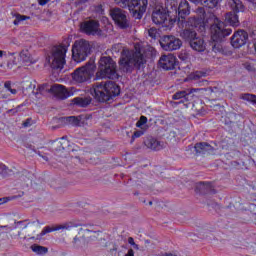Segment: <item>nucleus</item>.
Segmentation results:
<instances>
[{
	"label": "nucleus",
	"mask_w": 256,
	"mask_h": 256,
	"mask_svg": "<svg viewBox=\"0 0 256 256\" xmlns=\"http://www.w3.org/2000/svg\"><path fill=\"white\" fill-rule=\"evenodd\" d=\"M210 20L212 24L210 25V35L211 40L214 43H221L225 37H229L233 33V29L221 21L217 16L211 15Z\"/></svg>",
	"instance_id": "f257e3e1"
},
{
	"label": "nucleus",
	"mask_w": 256,
	"mask_h": 256,
	"mask_svg": "<svg viewBox=\"0 0 256 256\" xmlns=\"http://www.w3.org/2000/svg\"><path fill=\"white\" fill-rule=\"evenodd\" d=\"M96 79H119L117 74V63L110 56H103L99 60Z\"/></svg>",
	"instance_id": "f03ea898"
},
{
	"label": "nucleus",
	"mask_w": 256,
	"mask_h": 256,
	"mask_svg": "<svg viewBox=\"0 0 256 256\" xmlns=\"http://www.w3.org/2000/svg\"><path fill=\"white\" fill-rule=\"evenodd\" d=\"M147 60L145 59V55L141 53V51H136L133 54L130 52H123L122 57L119 60V65L123 71L126 73H131V67H141L145 65Z\"/></svg>",
	"instance_id": "7ed1b4c3"
},
{
	"label": "nucleus",
	"mask_w": 256,
	"mask_h": 256,
	"mask_svg": "<svg viewBox=\"0 0 256 256\" xmlns=\"http://www.w3.org/2000/svg\"><path fill=\"white\" fill-rule=\"evenodd\" d=\"M116 5L123 9H128L136 19H142L147 11L149 0H114Z\"/></svg>",
	"instance_id": "20e7f679"
},
{
	"label": "nucleus",
	"mask_w": 256,
	"mask_h": 256,
	"mask_svg": "<svg viewBox=\"0 0 256 256\" xmlns=\"http://www.w3.org/2000/svg\"><path fill=\"white\" fill-rule=\"evenodd\" d=\"M91 54V44L85 39L75 41L72 46V59L76 63H83Z\"/></svg>",
	"instance_id": "39448f33"
},
{
	"label": "nucleus",
	"mask_w": 256,
	"mask_h": 256,
	"mask_svg": "<svg viewBox=\"0 0 256 256\" xmlns=\"http://www.w3.org/2000/svg\"><path fill=\"white\" fill-rule=\"evenodd\" d=\"M197 91H200V89L192 88L190 90L178 91L173 94L172 99L178 101L177 105H181L182 103L186 109H189L191 105L192 107H195V101H197L195 93H197Z\"/></svg>",
	"instance_id": "423d86ee"
},
{
	"label": "nucleus",
	"mask_w": 256,
	"mask_h": 256,
	"mask_svg": "<svg viewBox=\"0 0 256 256\" xmlns=\"http://www.w3.org/2000/svg\"><path fill=\"white\" fill-rule=\"evenodd\" d=\"M152 21L155 25H162V27L167 29H171L177 23V19L169 18V11L165 8H156L152 12Z\"/></svg>",
	"instance_id": "0eeeda50"
},
{
	"label": "nucleus",
	"mask_w": 256,
	"mask_h": 256,
	"mask_svg": "<svg viewBox=\"0 0 256 256\" xmlns=\"http://www.w3.org/2000/svg\"><path fill=\"white\" fill-rule=\"evenodd\" d=\"M93 73H95V63L88 62L85 66L77 68L72 73V79L76 81V83H85L91 81Z\"/></svg>",
	"instance_id": "6e6552de"
},
{
	"label": "nucleus",
	"mask_w": 256,
	"mask_h": 256,
	"mask_svg": "<svg viewBox=\"0 0 256 256\" xmlns=\"http://www.w3.org/2000/svg\"><path fill=\"white\" fill-rule=\"evenodd\" d=\"M65 57H67L65 50L53 47L51 55L48 57V63H50V67H52V69H63L65 67V63H67Z\"/></svg>",
	"instance_id": "1a4fd4ad"
},
{
	"label": "nucleus",
	"mask_w": 256,
	"mask_h": 256,
	"mask_svg": "<svg viewBox=\"0 0 256 256\" xmlns=\"http://www.w3.org/2000/svg\"><path fill=\"white\" fill-rule=\"evenodd\" d=\"M80 31L85 33V35H92L95 37H101L103 35V30H101V23L98 20H87L81 23Z\"/></svg>",
	"instance_id": "9d476101"
},
{
	"label": "nucleus",
	"mask_w": 256,
	"mask_h": 256,
	"mask_svg": "<svg viewBox=\"0 0 256 256\" xmlns=\"http://www.w3.org/2000/svg\"><path fill=\"white\" fill-rule=\"evenodd\" d=\"M90 94L98 103H107L109 101V96L103 82L94 83L90 89Z\"/></svg>",
	"instance_id": "9b49d317"
},
{
	"label": "nucleus",
	"mask_w": 256,
	"mask_h": 256,
	"mask_svg": "<svg viewBox=\"0 0 256 256\" xmlns=\"http://www.w3.org/2000/svg\"><path fill=\"white\" fill-rule=\"evenodd\" d=\"M182 45L181 39L175 36H163L160 40V46L164 51H177Z\"/></svg>",
	"instance_id": "f8f14e48"
},
{
	"label": "nucleus",
	"mask_w": 256,
	"mask_h": 256,
	"mask_svg": "<svg viewBox=\"0 0 256 256\" xmlns=\"http://www.w3.org/2000/svg\"><path fill=\"white\" fill-rule=\"evenodd\" d=\"M110 16L112 17L114 23L120 29H127L129 27V22L127 21V15L125 14V11H123L120 8H114L110 11Z\"/></svg>",
	"instance_id": "ddd939ff"
},
{
	"label": "nucleus",
	"mask_w": 256,
	"mask_h": 256,
	"mask_svg": "<svg viewBox=\"0 0 256 256\" xmlns=\"http://www.w3.org/2000/svg\"><path fill=\"white\" fill-rule=\"evenodd\" d=\"M190 14L191 6L189 5V2L187 0H182L178 6V19L176 20V23H178L179 27H181V25L187 26L185 18Z\"/></svg>",
	"instance_id": "4468645a"
},
{
	"label": "nucleus",
	"mask_w": 256,
	"mask_h": 256,
	"mask_svg": "<svg viewBox=\"0 0 256 256\" xmlns=\"http://www.w3.org/2000/svg\"><path fill=\"white\" fill-rule=\"evenodd\" d=\"M249 39V34L245 30L236 31L231 37V45L234 49H241L243 45H246L247 40Z\"/></svg>",
	"instance_id": "2eb2a0df"
},
{
	"label": "nucleus",
	"mask_w": 256,
	"mask_h": 256,
	"mask_svg": "<svg viewBox=\"0 0 256 256\" xmlns=\"http://www.w3.org/2000/svg\"><path fill=\"white\" fill-rule=\"evenodd\" d=\"M158 65L164 71H173L177 67V57L173 54L162 55L158 61Z\"/></svg>",
	"instance_id": "dca6fc26"
},
{
	"label": "nucleus",
	"mask_w": 256,
	"mask_h": 256,
	"mask_svg": "<svg viewBox=\"0 0 256 256\" xmlns=\"http://www.w3.org/2000/svg\"><path fill=\"white\" fill-rule=\"evenodd\" d=\"M196 14L198 16H194L188 19V21L186 22V27H199V25L205 23V16L207 15V12H205V8L198 7L196 9Z\"/></svg>",
	"instance_id": "f3484780"
},
{
	"label": "nucleus",
	"mask_w": 256,
	"mask_h": 256,
	"mask_svg": "<svg viewBox=\"0 0 256 256\" xmlns=\"http://www.w3.org/2000/svg\"><path fill=\"white\" fill-rule=\"evenodd\" d=\"M48 93H52L58 99H69L71 97V92L67 90V88L61 84H54L48 89Z\"/></svg>",
	"instance_id": "a211bd4d"
},
{
	"label": "nucleus",
	"mask_w": 256,
	"mask_h": 256,
	"mask_svg": "<svg viewBox=\"0 0 256 256\" xmlns=\"http://www.w3.org/2000/svg\"><path fill=\"white\" fill-rule=\"evenodd\" d=\"M106 95H108V101L121 95V87L113 81L103 82Z\"/></svg>",
	"instance_id": "6ab92c4d"
},
{
	"label": "nucleus",
	"mask_w": 256,
	"mask_h": 256,
	"mask_svg": "<svg viewBox=\"0 0 256 256\" xmlns=\"http://www.w3.org/2000/svg\"><path fill=\"white\" fill-rule=\"evenodd\" d=\"M195 192L200 195H215V193H217L213 188V183L211 182H199L196 186Z\"/></svg>",
	"instance_id": "aec40b11"
},
{
	"label": "nucleus",
	"mask_w": 256,
	"mask_h": 256,
	"mask_svg": "<svg viewBox=\"0 0 256 256\" xmlns=\"http://www.w3.org/2000/svg\"><path fill=\"white\" fill-rule=\"evenodd\" d=\"M191 27L192 28H185L180 33V37H182L184 41H188L189 44H191L193 42V39L197 37V32L195 31L197 27H193V26Z\"/></svg>",
	"instance_id": "412c9836"
},
{
	"label": "nucleus",
	"mask_w": 256,
	"mask_h": 256,
	"mask_svg": "<svg viewBox=\"0 0 256 256\" xmlns=\"http://www.w3.org/2000/svg\"><path fill=\"white\" fill-rule=\"evenodd\" d=\"M144 145H146V147L152 151H161V149H163V142L158 141L153 137H148L144 141Z\"/></svg>",
	"instance_id": "4be33fe9"
},
{
	"label": "nucleus",
	"mask_w": 256,
	"mask_h": 256,
	"mask_svg": "<svg viewBox=\"0 0 256 256\" xmlns=\"http://www.w3.org/2000/svg\"><path fill=\"white\" fill-rule=\"evenodd\" d=\"M54 151H65V149H69L71 147V142L67 140V136H63L53 142Z\"/></svg>",
	"instance_id": "5701e85b"
},
{
	"label": "nucleus",
	"mask_w": 256,
	"mask_h": 256,
	"mask_svg": "<svg viewBox=\"0 0 256 256\" xmlns=\"http://www.w3.org/2000/svg\"><path fill=\"white\" fill-rule=\"evenodd\" d=\"M73 224L71 223H65V224H60L56 226H46L41 232V235H47V233H53V231H61L63 229H72Z\"/></svg>",
	"instance_id": "b1692460"
},
{
	"label": "nucleus",
	"mask_w": 256,
	"mask_h": 256,
	"mask_svg": "<svg viewBox=\"0 0 256 256\" xmlns=\"http://www.w3.org/2000/svg\"><path fill=\"white\" fill-rule=\"evenodd\" d=\"M194 149L197 155H205L207 153H212L213 146L206 142H200L195 144Z\"/></svg>",
	"instance_id": "393cba45"
},
{
	"label": "nucleus",
	"mask_w": 256,
	"mask_h": 256,
	"mask_svg": "<svg viewBox=\"0 0 256 256\" xmlns=\"http://www.w3.org/2000/svg\"><path fill=\"white\" fill-rule=\"evenodd\" d=\"M190 47L194 51H198V53H203L206 49L205 40L199 36H196L195 39L192 40Z\"/></svg>",
	"instance_id": "a878e982"
},
{
	"label": "nucleus",
	"mask_w": 256,
	"mask_h": 256,
	"mask_svg": "<svg viewBox=\"0 0 256 256\" xmlns=\"http://www.w3.org/2000/svg\"><path fill=\"white\" fill-rule=\"evenodd\" d=\"M225 22L230 26V27H239L240 22H239V15L235 12H228L225 15Z\"/></svg>",
	"instance_id": "bb28decb"
},
{
	"label": "nucleus",
	"mask_w": 256,
	"mask_h": 256,
	"mask_svg": "<svg viewBox=\"0 0 256 256\" xmlns=\"http://www.w3.org/2000/svg\"><path fill=\"white\" fill-rule=\"evenodd\" d=\"M92 101L91 97H76L73 99V103L77 105V107H89Z\"/></svg>",
	"instance_id": "cd10ccee"
},
{
	"label": "nucleus",
	"mask_w": 256,
	"mask_h": 256,
	"mask_svg": "<svg viewBox=\"0 0 256 256\" xmlns=\"http://www.w3.org/2000/svg\"><path fill=\"white\" fill-rule=\"evenodd\" d=\"M65 122L68 123V125H72V127H80L81 126V119H83V116H68L65 117Z\"/></svg>",
	"instance_id": "c85d7f7f"
},
{
	"label": "nucleus",
	"mask_w": 256,
	"mask_h": 256,
	"mask_svg": "<svg viewBox=\"0 0 256 256\" xmlns=\"http://www.w3.org/2000/svg\"><path fill=\"white\" fill-rule=\"evenodd\" d=\"M231 9L233 13H243L245 11V6L241 0H232Z\"/></svg>",
	"instance_id": "c756f323"
},
{
	"label": "nucleus",
	"mask_w": 256,
	"mask_h": 256,
	"mask_svg": "<svg viewBox=\"0 0 256 256\" xmlns=\"http://www.w3.org/2000/svg\"><path fill=\"white\" fill-rule=\"evenodd\" d=\"M144 56L146 59H155L157 57V50L153 46H148L144 50Z\"/></svg>",
	"instance_id": "7c9ffc66"
},
{
	"label": "nucleus",
	"mask_w": 256,
	"mask_h": 256,
	"mask_svg": "<svg viewBox=\"0 0 256 256\" xmlns=\"http://www.w3.org/2000/svg\"><path fill=\"white\" fill-rule=\"evenodd\" d=\"M71 45V38L66 37L63 39L62 43L58 46H54L56 49H59L60 51H65V53H67V51L69 50V47Z\"/></svg>",
	"instance_id": "2f4dec72"
},
{
	"label": "nucleus",
	"mask_w": 256,
	"mask_h": 256,
	"mask_svg": "<svg viewBox=\"0 0 256 256\" xmlns=\"http://www.w3.org/2000/svg\"><path fill=\"white\" fill-rule=\"evenodd\" d=\"M84 231H86L87 233H93V235L90 236V239L92 241H95V239H97V241H103V236H101L103 235V232L93 229H85Z\"/></svg>",
	"instance_id": "473e14b6"
},
{
	"label": "nucleus",
	"mask_w": 256,
	"mask_h": 256,
	"mask_svg": "<svg viewBox=\"0 0 256 256\" xmlns=\"http://www.w3.org/2000/svg\"><path fill=\"white\" fill-rule=\"evenodd\" d=\"M219 1L221 0H202V7H206L207 9H215L217 5H219Z\"/></svg>",
	"instance_id": "72a5a7b5"
},
{
	"label": "nucleus",
	"mask_w": 256,
	"mask_h": 256,
	"mask_svg": "<svg viewBox=\"0 0 256 256\" xmlns=\"http://www.w3.org/2000/svg\"><path fill=\"white\" fill-rule=\"evenodd\" d=\"M19 57L22 63H31V53L29 50H22L19 54Z\"/></svg>",
	"instance_id": "f704fd0d"
},
{
	"label": "nucleus",
	"mask_w": 256,
	"mask_h": 256,
	"mask_svg": "<svg viewBox=\"0 0 256 256\" xmlns=\"http://www.w3.org/2000/svg\"><path fill=\"white\" fill-rule=\"evenodd\" d=\"M240 99H242L243 101H248V103H251L252 105H256V95L255 94L245 93L240 96Z\"/></svg>",
	"instance_id": "c9c22d12"
},
{
	"label": "nucleus",
	"mask_w": 256,
	"mask_h": 256,
	"mask_svg": "<svg viewBox=\"0 0 256 256\" xmlns=\"http://www.w3.org/2000/svg\"><path fill=\"white\" fill-rule=\"evenodd\" d=\"M31 249L34 253H37V255H45L48 251L47 247L39 246L37 244L32 245Z\"/></svg>",
	"instance_id": "e433bc0d"
},
{
	"label": "nucleus",
	"mask_w": 256,
	"mask_h": 256,
	"mask_svg": "<svg viewBox=\"0 0 256 256\" xmlns=\"http://www.w3.org/2000/svg\"><path fill=\"white\" fill-rule=\"evenodd\" d=\"M148 36L151 39H154V41H155L156 39H159L161 34L159 33V30L157 28L152 27V28L148 29Z\"/></svg>",
	"instance_id": "4c0bfd02"
},
{
	"label": "nucleus",
	"mask_w": 256,
	"mask_h": 256,
	"mask_svg": "<svg viewBox=\"0 0 256 256\" xmlns=\"http://www.w3.org/2000/svg\"><path fill=\"white\" fill-rule=\"evenodd\" d=\"M23 195H25V192H20L19 195L16 196L0 198V205H3L8 201H13V199H18V197H23Z\"/></svg>",
	"instance_id": "58836bf2"
},
{
	"label": "nucleus",
	"mask_w": 256,
	"mask_h": 256,
	"mask_svg": "<svg viewBox=\"0 0 256 256\" xmlns=\"http://www.w3.org/2000/svg\"><path fill=\"white\" fill-rule=\"evenodd\" d=\"M23 195H25V192H20L19 195L16 196L0 198V205H3L8 201H13V199H18V197H23Z\"/></svg>",
	"instance_id": "ea45409f"
},
{
	"label": "nucleus",
	"mask_w": 256,
	"mask_h": 256,
	"mask_svg": "<svg viewBox=\"0 0 256 256\" xmlns=\"http://www.w3.org/2000/svg\"><path fill=\"white\" fill-rule=\"evenodd\" d=\"M206 75H207V73H205L203 71H196L190 75V79L197 81V79H201V77H205Z\"/></svg>",
	"instance_id": "a19ab883"
},
{
	"label": "nucleus",
	"mask_w": 256,
	"mask_h": 256,
	"mask_svg": "<svg viewBox=\"0 0 256 256\" xmlns=\"http://www.w3.org/2000/svg\"><path fill=\"white\" fill-rule=\"evenodd\" d=\"M27 19H29V17H27L25 15L17 14L13 24L19 25V23H21V21H27Z\"/></svg>",
	"instance_id": "79ce46f5"
},
{
	"label": "nucleus",
	"mask_w": 256,
	"mask_h": 256,
	"mask_svg": "<svg viewBox=\"0 0 256 256\" xmlns=\"http://www.w3.org/2000/svg\"><path fill=\"white\" fill-rule=\"evenodd\" d=\"M146 123H147V116H141L139 120L136 122V127L141 129V127H143V125H146Z\"/></svg>",
	"instance_id": "37998d69"
},
{
	"label": "nucleus",
	"mask_w": 256,
	"mask_h": 256,
	"mask_svg": "<svg viewBox=\"0 0 256 256\" xmlns=\"http://www.w3.org/2000/svg\"><path fill=\"white\" fill-rule=\"evenodd\" d=\"M143 135H145V131L143 130L135 131L132 135L131 143H133L135 139H139V137H143Z\"/></svg>",
	"instance_id": "c03bdc74"
},
{
	"label": "nucleus",
	"mask_w": 256,
	"mask_h": 256,
	"mask_svg": "<svg viewBox=\"0 0 256 256\" xmlns=\"http://www.w3.org/2000/svg\"><path fill=\"white\" fill-rule=\"evenodd\" d=\"M16 229H27V225H25V221L15 222Z\"/></svg>",
	"instance_id": "a18cd8bd"
},
{
	"label": "nucleus",
	"mask_w": 256,
	"mask_h": 256,
	"mask_svg": "<svg viewBox=\"0 0 256 256\" xmlns=\"http://www.w3.org/2000/svg\"><path fill=\"white\" fill-rule=\"evenodd\" d=\"M128 243H129V245H132V247H133L134 249H136V250L139 249V245H137V244L135 243V239H133V237H129V238H128Z\"/></svg>",
	"instance_id": "49530a36"
},
{
	"label": "nucleus",
	"mask_w": 256,
	"mask_h": 256,
	"mask_svg": "<svg viewBox=\"0 0 256 256\" xmlns=\"http://www.w3.org/2000/svg\"><path fill=\"white\" fill-rule=\"evenodd\" d=\"M43 91H47V84H41L37 88V94L43 93Z\"/></svg>",
	"instance_id": "de8ad7c7"
},
{
	"label": "nucleus",
	"mask_w": 256,
	"mask_h": 256,
	"mask_svg": "<svg viewBox=\"0 0 256 256\" xmlns=\"http://www.w3.org/2000/svg\"><path fill=\"white\" fill-rule=\"evenodd\" d=\"M33 119L32 118H27L23 123V127H31V123H32Z\"/></svg>",
	"instance_id": "09e8293b"
},
{
	"label": "nucleus",
	"mask_w": 256,
	"mask_h": 256,
	"mask_svg": "<svg viewBox=\"0 0 256 256\" xmlns=\"http://www.w3.org/2000/svg\"><path fill=\"white\" fill-rule=\"evenodd\" d=\"M96 13H99L100 15H103L105 13V10H103V5H98L95 7Z\"/></svg>",
	"instance_id": "8fccbe9b"
},
{
	"label": "nucleus",
	"mask_w": 256,
	"mask_h": 256,
	"mask_svg": "<svg viewBox=\"0 0 256 256\" xmlns=\"http://www.w3.org/2000/svg\"><path fill=\"white\" fill-rule=\"evenodd\" d=\"M208 91H210V93H219V88L218 87H209Z\"/></svg>",
	"instance_id": "3c124183"
},
{
	"label": "nucleus",
	"mask_w": 256,
	"mask_h": 256,
	"mask_svg": "<svg viewBox=\"0 0 256 256\" xmlns=\"http://www.w3.org/2000/svg\"><path fill=\"white\" fill-rule=\"evenodd\" d=\"M4 87H5V89H7L8 91H10V89H11V81L5 82V83H4Z\"/></svg>",
	"instance_id": "603ef678"
},
{
	"label": "nucleus",
	"mask_w": 256,
	"mask_h": 256,
	"mask_svg": "<svg viewBox=\"0 0 256 256\" xmlns=\"http://www.w3.org/2000/svg\"><path fill=\"white\" fill-rule=\"evenodd\" d=\"M191 3H194L195 5H201L203 3V0H190Z\"/></svg>",
	"instance_id": "864d4df0"
},
{
	"label": "nucleus",
	"mask_w": 256,
	"mask_h": 256,
	"mask_svg": "<svg viewBox=\"0 0 256 256\" xmlns=\"http://www.w3.org/2000/svg\"><path fill=\"white\" fill-rule=\"evenodd\" d=\"M125 256H135V252L133 251V249H129Z\"/></svg>",
	"instance_id": "5fc2aeb1"
},
{
	"label": "nucleus",
	"mask_w": 256,
	"mask_h": 256,
	"mask_svg": "<svg viewBox=\"0 0 256 256\" xmlns=\"http://www.w3.org/2000/svg\"><path fill=\"white\" fill-rule=\"evenodd\" d=\"M50 0H39V5H41V7L45 6L46 3H48Z\"/></svg>",
	"instance_id": "6e6d98bb"
},
{
	"label": "nucleus",
	"mask_w": 256,
	"mask_h": 256,
	"mask_svg": "<svg viewBox=\"0 0 256 256\" xmlns=\"http://www.w3.org/2000/svg\"><path fill=\"white\" fill-rule=\"evenodd\" d=\"M245 68L247 71H253V66H251V64H245Z\"/></svg>",
	"instance_id": "4d7b16f0"
},
{
	"label": "nucleus",
	"mask_w": 256,
	"mask_h": 256,
	"mask_svg": "<svg viewBox=\"0 0 256 256\" xmlns=\"http://www.w3.org/2000/svg\"><path fill=\"white\" fill-rule=\"evenodd\" d=\"M10 93H12V95H16L17 94V90L16 89H12V88H10Z\"/></svg>",
	"instance_id": "13d9d810"
},
{
	"label": "nucleus",
	"mask_w": 256,
	"mask_h": 256,
	"mask_svg": "<svg viewBox=\"0 0 256 256\" xmlns=\"http://www.w3.org/2000/svg\"><path fill=\"white\" fill-rule=\"evenodd\" d=\"M35 83H36L35 81H34V84H33V82H30L29 88H30V89H35Z\"/></svg>",
	"instance_id": "bf43d9fd"
},
{
	"label": "nucleus",
	"mask_w": 256,
	"mask_h": 256,
	"mask_svg": "<svg viewBox=\"0 0 256 256\" xmlns=\"http://www.w3.org/2000/svg\"><path fill=\"white\" fill-rule=\"evenodd\" d=\"M164 256H177L176 254H173L171 252L165 253Z\"/></svg>",
	"instance_id": "052dcab7"
},
{
	"label": "nucleus",
	"mask_w": 256,
	"mask_h": 256,
	"mask_svg": "<svg viewBox=\"0 0 256 256\" xmlns=\"http://www.w3.org/2000/svg\"><path fill=\"white\" fill-rule=\"evenodd\" d=\"M68 223H71V225H73L72 227H79V226H81V224H74L73 222H68Z\"/></svg>",
	"instance_id": "680f3d73"
},
{
	"label": "nucleus",
	"mask_w": 256,
	"mask_h": 256,
	"mask_svg": "<svg viewBox=\"0 0 256 256\" xmlns=\"http://www.w3.org/2000/svg\"><path fill=\"white\" fill-rule=\"evenodd\" d=\"M3 55H5V51L0 50V58L3 57Z\"/></svg>",
	"instance_id": "e2e57ef3"
},
{
	"label": "nucleus",
	"mask_w": 256,
	"mask_h": 256,
	"mask_svg": "<svg viewBox=\"0 0 256 256\" xmlns=\"http://www.w3.org/2000/svg\"><path fill=\"white\" fill-rule=\"evenodd\" d=\"M85 119H91V116L86 115Z\"/></svg>",
	"instance_id": "0e129e2a"
},
{
	"label": "nucleus",
	"mask_w": 256,
	"mask_h": 256,
	"mask_svg": "<svg viewBox=\"0 0 256 256\" xmlns=\"http://www.w3.org/2000/svg\"><path fill=\"white\" fill-rule=\"evenodd\" d=\"M149 205H153V201H150V202H149Z\"/></svg>",
	"instance_id": "69168bd1"
},
{
	"label": "nucleus",
	"mask_w": 256,
	"mask_h": 256,
	"mask_svg": "<svg viewBox=\"0 0 256 256\" xmlns=\"http://www.w3.org/2000/svg\"><path fill=\"white\" fill-rule=\"evenodd\" d=\"M134 195H139V192H135Z\"/></svg>",
	"instance_id": "338daca9"
},
{
	"label": "nucleus",
	"mask_w": 256,
	"mask_h": 256,
	"mask_svg": "<svg viewBox=\"0 0 256 256\" xmlns=\"http://www.w3.org/2000/svg\"><path fill=\"white\" fill-rule=\"evenodd\" d=\"M215 47H217V44H215L214 46H213V49L215 50Z\"/></svg>",
	"instance_id": "774afa93"
}]
</instances>
